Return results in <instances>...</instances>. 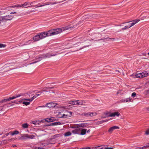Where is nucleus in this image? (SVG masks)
I'll return each mask as SVG.
<instances>
[{"label": "nucleus", "instance_id": "1", "mask_svg": "<svg viewBox=\"0 0 149 149\" xmlns=\"http://www.w3.org/2000/svg\"><path fill=\"white\" fill-rule=\"evenodd\" d=\"M74 27V26H68L65 27H63L61 28H57L56 29H52L54 35L58 34L62 31L67 30L70 29Z\"/></svg>", "mask_w": 149, "mask_h": 149}, {"label": "nucleus", "instance_id": "2", "mask_svg": "<svg viewBox=\"0 0 149 149\" xmlns=\"http://www.w3.org/2000/svg\"><path fill=\"white\" fill-rule=\"evenodd\" d=\"M140 20L139 19H137L134 20L132 21H129L128 22H126V23H128L132 22L130 24H128L127 25L125 26L124 28H122V30H124L128 29L129 28H130L132 26L135 25L136 23L138 22ZM125 23H123V24Z\"/></svg>", "mask_w": 149, "mask_h": 149}, {"label": "nucleus", "instance_id": "3", "mask_svg": "<svg viewBox=\"0 0 149 149\" xmlns=\"http://www.w3.org/2000/svg\"><path fill=\"white\" fill-rule=\"evenodd\" d=\"M57 54H53V53H52V54H50L49 53H48L46 54H44L42 56V57H40L38 58L39 60H38V61L33 62L32 63H30V64H33V63H36L38 62L39 61L41 60V59H42L41 58L42 57L44 58H49L51 57V56H55L57 55Z\"/></svg>", "mask_w": 149, "mask_h": 149}, {"label": "nucleus", "instance_id": "4", "mask_svg": "<svg viewBox=\"0 0 149 149\" xmlns=\"http://www.w3.org/2000/svg\"><path fill=\"white\" fill-rule=\"evenodd\" d=\"M2 23L7 21L11 20L13 18V16L11 15H6L5 16H0Z\"/></svg>", "mask_w": 149, "mask_h": 149}, {"label": "nucleus", "instance_id": "5", "mask_svg": "<svg viewBox=\"0 0 149 149\" xmlns=\"http://www.w3.org/2000/svg\"><path fill=\"white\" fill-rule=\"evenodd\" d=\"M13 104L8 103L4 104L3 106L0 107V112L6 111V109H8L10 107L13 105Z\"/></svg>", "mask_w": 149, "mask_h": 149}, {"label": "nucleus", "instance_id": "6", "mask_svg": "<svg viewBox=\"0 0 149 149\" xmlns=\"http://www.w3.org/2000/svg\"><path fill=\"white\" fill-rule=\"evenodd\" d=\"M35 137V136L33 135L25 134L22 135L20 137V139H32Z\"/></svg>", "mask_w": 149, "mask_h": 149}, {"label": "nucleus", "instance_id": "7", "mask_svg": "<svg viewBox=\"0 0 149 149\" xmlns=\"http://www.w3.org/2000/svg\"><path fill=\"white\" fill-rule=\"evenodd\" d=\"M19 97V95H17L14 96L9 97V98L7 99H4L0 101V103H3L8 101H10L16 98L17 97Z\"/></svg>", "mask_w": 149, "mask_h": 149}, {"label": "nucleus", "instance_id": "8", "mask_svg": "<svg viewBox=\"0 0 149 149\" xmlns=\"http://www.w3.org/2000/svg\"><path fill=\"white\" fill-rule=\"evenodd\" d=\"M119 127L117 126H115L110 128L108 130V132L110 133H111L114 130L117 129H119Z\"/></svg>", "mask_w": 149, "mask_h": 149}, {"label": "nucleus", "instance_id": "9", "mask_svg": "<svg viewBox=\"0 0 149 149\" xmlns=\"http://www.w3.org/2000/svg\"><path fill=\"white\" fill-rule=\"evenodd\" d=\"M31 2H25L24 3L21 4V5H19V7H21L22 6L24 7V8H26L30 6V5L31 4Z\"/></svg>", "mask_w": 149, "mask_h": 149}, {"label": "nucleus", "instance_id": "10", "mask_svg": "<svg viewBox=\"0 0 149 149\" xmlns=\"http://www.w3.org/2000/svg\"><path fill=\"white\" fill-rule=\"evenodd\" d=\"M57 104L56 103L50 102L47 104L46 106L50 108L54 107Z\"/></svg>", "mask_w": 149, "mask_h": 149}, {"label": "nucleus", "instance_id": "11", "mask_svg": "<svg viewBox=\"0 0 149 149\" xmlns=\"http://www.w3.org/2000/svg\"><path fill=\"white\" fill-rule=\"evenodd\" d=\"M40 39H43L47 37L45 32H42L39 33Z\"/></svg>", "mask_w": 149, "mask_h": 149}, {"label": "nucleus", "instance_id": "12", "mask_svg": "<svg viewBox=\"0 0 149 149\" xmlns=\"http://www.w3.org/2000/svg\"><path fill=\"white\" fill-rule=\"evenodd\" d=\"M47 37L54 36L52 29H51L45 32Z\"/></svg>", "mask_w": 149, "mask_h": 149}, {"label": "nucleus", "instance_id": "13", "mask_svg": "<svg viewBox=\"0 0 149 149\" xmlns=\"http://www.w3.org/2000/svg\"><path fill=\"white\" fill-rule=\"evenodd\" d=\"M77 126L78 128H79V127L84 128L87 126V124L86 123H82L77 124Z\"/></svg>", "mask_w": 149, "mask_h": 149}, {"label": "nucleus", "instance_id": "14", "mask_svg": "<svg viewBox=\"0 0 149 149\" xmlns=\"http://www.w3.org/2000/svg\"><path fill=\"white\" fill-rule=\"evenodd\" d=\"M120 115V113L118 112H114L111 113L109 116L110 117H115V116H118Z\"/></svg>", "mask_w": 149, "mask_h": 149}, {"label": "nucleus", "instance_id": "15", "mask_svg": "<svg viewBox=\"0 0 149 149\" xmlns=\"http://www.w3.org/2000/svg\"><path fill=\"white\" fill-rule=\"evenodd\" d=\"M78 129H76L72 131V133L74 134H80V128H77Z\"/></svg>", "mask_w": 149, "mask_h": 149}, {"label": "nucleus", "instance_id": "16", "mask_svg": "<svg viewBox=\"0 0 149 149\" xmlns=\"http://www.w3.org/2000/svg\"><path fill=\"white\" fill-rule=\"evenodd\" d=\"M60 3V2L56 3V2H53V3H52V2H50V3H43L42 5L38 6V7H41V6H43L46 5H49V4H56L57 3Z\"/></svg>", "mask_w": 149, "mask_h": 149}, {"label": "nucleus", "instance_id": "17", "mask_svg": "<svg viewBox=\"0 0 149 149\" xmlns=\"http://www.w3.org/2000/svg\"><path fill=\"white\" fill-rule=\"evenodd\" d=\"M33 39L35 41H38L40 39H41L39 34L37 35H36L33 38Z\"/></svg>", "mask_w": 149, "mask_h": 149}, {"label": "nucleus", "instance_id": "18", "mask_svg": "<svg viewBox=\"0 0 149 149\" xmlns=\"http://www.w3.org/2000/svg\"><path fill=\"white\" fill-rule=\"evenodd\" d=\"M61 114V112H59L58 114V116L59 118H67L66 115L65 113L62 114V115H61V116H60V115Z\"/></svg>", "mask_w": 149, "mask_h": 149}, {"label": "nucleus", "instance_id": "19", "mask_svg": "<svg viewBox=\"0 0 149 149\" xmlns=\"http://www.w3.org/2000/svg\"><path fill=\"white\" fill-rule=\"evenodd\" d=\"M81 132L80 134L81 135H84L86 134V132L87 131V130L86 129H82L81 130H80Z\"/></svg>", "mask_w": 149, "mask_h": 149}, {"label": "nucleus", "instance_id": "20", "mask_svg": "<svg viewBox=\"0 0 149 149\" xmlns=\"http://www.w3.org/2000/svg\"><path fill=\"white\" fill-rule=\"evenodd\" d=\"M77 103H76L77 105H83L85 103V102L84 101L81 100V101H79V100H77Z\"/></svg>", "mask_w": 149, "mask_h": 149}, {"label": "nucleus", "instance_id": "21", "mask_svg": "<svg viewBox=\"0 0 149 149\" xmlns=\"http://www.w3.org/2000/svg\"><path fill=\"white\" fill-rule=\"evenodd\" d=\"M10 134L13 136L15 134H19V131L17 130H15L13 132H9Z\"/></svg>", "mask_w": 149, "mask_h": 149}, {"label": "nucleus", "instance_id": "22", "mask_svg": "<svg viewBox=\"0 0 149 149\" xmlns=\"http://www.w3.org/2000/svg\"><path fill=\"white\" fill-rule=\"evenodd\" d=\"M36 98L35 97L33 96V97H32L31 98V99H27V98H24L22 99V100H26L28 101L29 102H32L33 100H34Z\"/></svg>", "mask_w": 149, "mask_h": 149}, {"label": "nucleus", "instance_id": "23", "mask_svg": "<svg viewBox=\"0 0 149 149\" xmlns=\"http://www.w3.org/2000/svg\"><path fill=\"white\" fill-rule=\"evenodd\" d=\"M30 102H27L24 101L23 102L21 101H19V103H22V104L25 105L26 106H27L29 105L30 104Z\"/></svg>", "mask_w": 149, "mask_h": 149}, {"label": "nucleus", "instance_id": "24", "mask_svg": "<svg viewBox=\"0 0 149 149\" xmlns=\"http://www.w3.org/2000/svg\"><path fill=\"white\" fill-rule=\"evenodd\" d=\"M121 101L123 102H131V99L130 98H127L124 99H122Z\"/></svg>", "mask_w": 149, "mask_h": 149}, {"label": "nucleus", "instance_id": "25", "mask_svg": "<svg viewBox=\"0 0 149 149\" xmlns=\"http://www.w3.org/2000/svg\"><path fill=\"white\" fill-rule=\"evenodd\" d=\"M65 114L67 117H69L72 116V112H71L66 111L65 112Z\"/></svg>", "mask_w": 149, "mask_h": 149}, {"label": "nucleus", "instance_id": "26", "mask_svg": "<svg viewBox=\"0 0 149 149\" xmlns=\"http://www.w3.org/2000/svg\"><path fill=\"white\" fill-rule=\"evenodd\" d=\"M142 77H147L148 76V74L146 71L144 72L141 73Z\"/></svg>", "mask_w": 149, "mask_h": 149}, {"label": "nucleus", "instance_id": "27", "mask_svg": "<svg viewBox=\"0 0 149 149\" xmlns=\"http://www.w3.org/2000/svg\"><path fill=\"white\" fill-rule=\"evenodd\" d=\"M61 124V123L60 122H56L51 123V124H50V125H59Z\"/></svg>", "mask_w": 149, "mask_h": 149}, {"label": "nucleus", "instance_id": "28", "mask_svg": "<svg viewBox=\"0 0 149 149\" xmlns=\"http://www.w3.org/2000/svg\"><path fill=\"white\" fill-rule=\"evenodd\" d=\"M8 143L7 139L3 140L0 141V145H2L4 144H6Z\"/></svg>", "mask_w": 149, "mask_h": 149}, {"label": "nucleus", "instance_id": "29", "mask_svg": "<svg viewBox=\"0 0 149 149\" xmlns=\"http://www.w3.org/2000/svg\"><path fill=\"white\" fill-rule=\"evenodd\" d=\"M97 115V113L96 112H91V113H89V116L91 117H93Z\"/></svg>", "mask_w": 149, "mask_h": 149}, {"label": "nucleus", "instance_id": "30", "mask_svg": "<svg viewBox=\"0 0 149 149\" xmlns=\"http://www.w3.org/2000/svg\"><path fill=\"white\" fill-rule=\"evenodd\" d=\"M29 125L27 123H25L22 125V127L23 128H26L28 127Z\"/></svg>", "mask_w": 149, "mask_h": 149}, {"label": "nucleus", "instance_id": "31", "mask_svg": "<svg viewBox=\"0 0 149 149\" xmlns=\"http://www.w3.org/2000/svg\"><path fill=\"white\" fill-rule=\"evenodd\" d=\"M135 76L136 77L140 78H142V76L141 73H138L136 74Z\"/></svg>", "mask_w": 149, "mask_h": 149}, {"label": "nucleus", "instance_id": "32", "mask_svg": "<svg viewBox=\"0 0 149 149\" xmlns=\"http://www.w3.org/2000/svg\"><path fill=\"white\" fill-rule=\"evenodd\" d=\"M71 133L70 132H66L64 134V136H69L71 135Z\"/></svg>", "mask_w": 149, "mask_h": 149}, {"label": "nucleus", "instance_id": "33", "mask_svg": "<svg viewBox=\"0 0 149 149\" xmlns=\"http://www.w3.org/2000/svg\"><path fill=\"white\" fill-rule=\"evenodd\" d=\"M40 122L39 121H32V123L34 125H38Z\"/></svg>", "mask_w": 149, "mask_h": 149}, {"label": "nucleus", "instance_id": "34", "mask_svg": "<svg viewBox=\"0 0 149 149\" xmlns=\"http://www.w3.org/2000/svg\"><path fill=\"white\" fill-rule=\"evenodd\" d=\"M4 131V130L3 128H0V135H2Z\"/></svg>", "mask_w": 149, "mask_h": 149}, {"label": "nucleus", "instance_id": "35", "mask_svg": "<svg viewBox=\"0 0 149 149\" xmlns=\"http://www.w3.org/2000/svg\"><path fill=\"white\" fill-rule=\"evenodd\" d=\"M48 91H47L45 89L42 90L41 91H38L37 93H42L43 92H48Z\"/></svg>", "mask_w": 149, "mask_h": 149}, {"label": "nucleus", "instance_id": "36", "mask_svg": "<svg viewBox=\"0 0 149 149\" xmlns=\"http://www.w3.org/2000/svg\"><path fill=\"white\" fill-rule=\"evenodd\" d=\"M89 18L88 17V16L87 15H85L84 16H83L82 17V19H88Z\"/></svg>", "mask_w": 149, "mask_h": 149}, {"label": "nucleus", "instance_id": "37", "mask_svg": "<svg viewBox=\"0 0 149 149\" xmlns=\"http://www.w3.org/2000/svg\"><path fill=\"white\" fill-rule=\"evenodd\" d=\"M77 103V100L72 101V104L77 105L76 103Z\"/></svg>", "mask_w": 149, "mask_h": 149}, {"label": "nucleus", "instance_id": "38", "mask_svg": "<svg viewBox=\"0 0 149 149\" xmlns=\"http://www.w3.org/2000/svg\"><path fill=\"white\" fill-rule=\"evenodd\" d=\"M6 46L5 45L2 44H0V48L4 47Z\"/></svg>", "mask_w": 149, "mask_h": 149}, {"label": "nucleus", "instance_id": "39", "mask_svg": "<svg viewBox=\"0 0 149 149\" xmlns=\"http://www.w3.org/2000/svg\"><path fill=\"white\" fill-rule=\"evenodd\" d=\"M82 114L85 116H86L87 117H88L89 116V113H84Z\"/></svg>", "mask_w": 149, "mask_h": 149}, {"label": "nucleus", "instance_id": "40", "mask_svg": "<svg viewBox=\"0 0 149 149\" xmlns=\"http://www.w3.org/2000/svg\"><path fill=\"white\" fill-rule=\"evenodd\" d=\"M50 120L51 121L50 122L54 121L55 120V119H54V117H51L49 118Z\"/></svg>", "mask_w": 149, "mask_h": 149}, {"label": "nucleus", "instance_id": "41", "mask_svg": "<svg viewBox=\"0 0 149 149\" xmlns=\"http://www.w3.org/2000/svg\"><path fill=\"white\" fill-rule=\"evenodd\" d=\"M145 134L147 135L149 134V129L147 130L145 132Z\"/></svg>", "mask_w": 149, "mask_h": 149}, {"label": "nucleus", "instance_id": "42", "mask_svg": "<svg viewBox=\"0 0 149 149\" xmlns=\"http://www.w3.org/2000/svg\"><path fill=\"white\" fill-rule=\"evenodd\" d=\"M136 93L135 92H134L132 93V97H134L136 96Z\"/></svg>", "mask_w": 149, "mask_h": 149}, {"label": "nucleus", "instance_id": "43", "mask_svg": "<svg viewBox=\"0 0 149 149\" xmlns=\"http://www.w3.org/2000/svg\"><path fill=\"white\" fill-rule=\"evenodd\" d=\"M32 41V40H29L26 42V43L28 44H30Z\"/></svg>", "mask_w": 149, "mask_h": 149}, {"label": "nucleus", "instance_id": "44", "mask_svg": "<svg viewBox=\"0 0 149 149\" xmlns=\"http://www.w3.org/2000/svg\"><path fill=\"white\" fill-rule=\"evenodd\" d=\"M71 128H78V127L77 126V125L74 126H72L71 127Z\"/></svg>", "mask_w": 149, "mask_h": 149}, {"label": "nucleus", "instance_id": "45", "mask_svg": "<svg viewBox=\"0 0 149 149\" xmlns=\"http://www.w3.org/2000/svg\"><path fill=\"white\" fill-rule=\"evenodd\" d=\"M45 121L48 122H50V121L49 118H47L45 119Z\"/></svg>", "mask_w": 149, "mask_h": 149}, {"label": "nucleus", "instance_id": "46", "mask_svg": "<svg viewBox=\"0 0 149 149\" xmlns=\"http://www.w3.org/2000/svg\"><path fill=\"white\" fill-rule=\"evenodd\" d=\"M91 148L90 147H85L82 148H80V149H91Z\"/></svg>", "mask_w": 149, "mask_h": 149}, {"label": "nucleus", "instance_id": "47", "mask_svg": "<svg viewBox=\"0 0 149 149\" xmlns=\"http://www.w3.org/2000/svg\"><path fill=\"white\" fill-rule=\"evenodd\" d=\"M13 139H7L8 142V141H12Z\"/></svg>", "mask_w": 149, "mask_h": 149}, {"label": "nucleus", "instance_id": "48", "mask_svg": "<svg viewBox=\"0 0 149 149\" xmlns=\"http://www.w3.org/2000/svg\"><path fill=\"white\" fill-rule=\"evenodd\" d=\"M101 146H97V147H96V148H96V149H100V147H101Z\"/></svg>", "mask_w": 149, "mask_h": 149}, {"label": "nucleus", "instance_id": "49", "mask_svg": "<svg viewBox=\"0 0 149 149\" xmlns=\"http://www.w3.org/2000/svg\"><path fill=\"white\" fill-rule=\"evenodd\" d=\"M113 148H112V147H110V148H105V149H112Z\"/></svg>", "mask_w": 149, "mask_h": 149}, {"label": "nucleus", "instance_id": "50", "mask_svg": "<svg viewBox=\"0 0 149 149\" xmlns=\"http://www.w3.org/2000/svg\"><path fill=\"white\" fill-rule=\"evenodd\" d=\"M45 107L43 106H39L36 109H37V108H39V107Z\"/></svg>", "mask_w": 149, "mask_h": 149}, {"label": "nucleus", "instance_id": "51", "mask_svg": "<svg viewBox=\"0 0 149 149\" xmlns=\"http://www.w3.org/2000/svg\"><path fill=\"white\" fill-rule=\"evenodd\" d=\"M24 95V94L23 93H20L19 94V97L22 96Z\"/></svg>", "mask_w": 149, "mask_h": 149}, {"label": "nucleus", "instance_id": "52", "mask_svg": "<svg viewBox=\"0 0 149 149\" xmlns=\"http://www.w3.org/2000/svg\"><path fill=\"white\" fill-rule=\"evenodd\" d=\"M44 88H45V89L47 90H49V87H45Z\"/></svg>", "mask_w": 149, "mask_h": 149}, {"label": "nucleus", "instance_id": "53", "mask_svg": "<svg viewBox=\"0 0 149 149\" xmlns=\"http://www.w3.org/2000/svg\"><path fill=\"white\" fill-rule=\"evenodd\" d=\"M121 92V91H118L117 92V94H118L119 93H120Z\"/></svg>", "mask_w": 149, "mask_h": 149}, {"label": "nucleus", "instance_id": "54", "mask_svg": "<svg viewBox=\"0 0 149 149\" xmlns=\"http://www.w3.org/2000/svg\"><path fill=\"white\" fill-rule=\"evenodd\" d=\"M72 101H69L68 103L69 104H72Z\"/></svg>", "mask_w": 149, "mask_h": 149}, {"label": "nucleus", "instance_id": "55", "mask_svg": "<svg viewBox=\"0 0 149 149\" xmlns=\"http://www.w3.org/2000/svg\"><path fill=\"white\" fill-rule=\"evenodd\" d=\"M109 113H110V114L111 113H109L108 112H106V115H108V114Z\"/></svg>", "mask_w": 149, "mask_h": 149}, {"label": "nucleus", "instance_id": "56", "mask_svg": "<svg viewBox=\"0 0 149 149\" xmlns=\"http://www.w3.org/2000/svg\"><path fill=\"white\" fill-rule=\"evenodd\" d=\"M96 147H92L91 149H96Z\"/></svg>", "mask_w": 149, "mask_h": 149}, {"label": "nucleus", "instance_id": "57", "mask_svg": "<svg viewBox=\"0 0 149 149\" xmlns=\"http://www.w3.org/2000/svg\"><path fill=\"white\" fill-rule=\"evenodd\" d=\"M9 134H10L9 132V133H8L6 134H5V136H7L9 135Z\"/></svg>", "mask_w": 149, "mask_h": 149}, {"label": "nucleus", "instance_id": "58", "mask_svg": "<svg viewBox=\"0 0 149 149\" xmlns=\"http://www.w3.org/2000/svg\"><path fill=\"white\" fill-rule=\"evenodd\" d=\"M16 13V12H11L10 13V14H13L14 13Z\"/></svg>", "mask_w": 149, "mask_h": 149}, {"label": "nucleus", "instance_id": "59", "mask_svg": "<svg viewBox=\"0 0 149 149\" xmlns=\"http://www.w3.org/2000/svg\"><path fill=\"white\" fill-rule=\"evenodd\" d=\"M34 96L36 98V97H37L38 96H37V94H36V95H34Z\"/></svg>", "mask_w": 149, "mask_h": 149}, {"label": "nucleus", "instance_id": "60", "mask_svg": "<svg viewBox=\"0 0 149 149\" xmlns=\"http://www.w3.org/2000/svg\"><path fill=\"white\" fill-rule=\"evenodd\" d=\"M49 89H53L54 88V87H49Z\"/></svg>", "mask_w": 149, "mask_h": 149}, {"label": "nucleus", "instance_id": "61", "mask_svg": "<svg viewBox=\"0 0 149 149\" xmlns=\"http://www.w3.org/2000/svg\"><path fill=\"white\" fill-rule=\"evenodd\" d=\"M90 131V130H88L87 131V133H89Z\"/></svg>", "mask_w": 149, "mask_h": 149}, {"label": "nucleus", "instance_id": "62", "mask_svg": "<svg viewBox=\"0 0 149 149\" xmlns=\"http://www.w3.org/2000/svg\"><path fill=\"white\" fill-rule=\"evenodd\" d=\"M103 147H102V146H101V147H100V149H103Z\"/></svg>", "mask_w": 149, "mask_h": 149}, {"label": "nucleus", "instance_id": "63", "mask_svg": "<svg viewBox=\"0 0 149 149\" xmlns=\"http://www.w3.org/2000/svg\"><path fill=\"white\" fill-rule=\"evenodd\" d=\"M116 72H120L119 70H116Z\"/></svg>", "mask_w": 149, "mask_h": 149}, {"label": "nucleus", "instance_id": "64", "mask_svg": "<svg viewBox=\"0 0 149 149\" xmlns=\"http://www.w3.org/2000/svg\"><path fill=\"white\" fill-rule=\"evenodd\" d=\"M38 149H42V148L41 147H38Z\"/></svg>", "mask_w": 149, "mask_h": 149}]
</instances>
